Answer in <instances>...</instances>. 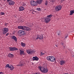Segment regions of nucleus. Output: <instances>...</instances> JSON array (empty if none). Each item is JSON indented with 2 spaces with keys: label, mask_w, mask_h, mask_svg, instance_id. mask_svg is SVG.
Listing matches in <instances>:
<instances>
[{
  "label": "nucleus",
  "mask_w": 74,
  "mask_h": 74,
  "mask_svg": "<svg viewBox=\"0 0 74 74\" xmlns=\"http://www.w3.org/2000/svg\"><path fill=\"white\" fill-rule=\"evenodd\" d=\"M38 67L39 69L40 70V71H42V73H47L48 71V69L47 68L41 67L40 66H39Z\"/></svg>",
  "instance_id": "nucleus-1"
},
{
  "label": "nucleus",
  "mask_w": 74,
  "mask_h": 74,
  "mask_svg": "<svg viewBox=\"0 0 74 74\" xmlns=\"http://www.w3.org/2000/svg\"><path fill=\"white\" fill-rule=\"evenodd\" d=\"M47 59L48 60L51 62H55V58L53 56H48L47 57Z\"/></svg>",
  "instance_id": "nucleus-2"
},
{
  "label": "nucleus",
  "mask_w": 74,
  "mask_h": 74,
  "mask_svg": "<svg viewBox=\"0 0 74 74\" xmlns=\"http://www.w3.org/2000/svg\"><path fill=\"white\" fill-rule=\"evenodd\" d=\"M31 5L32 6H36L37 5V3L35 1L32 0L31 1Z\"/></svg>",
  "instance_id": "nucleus-3"
},
{
  "label": "nucleus",
  "mask_w": 74,
  "mask_h": 74,
  "mask_svg": "<svg viewBox=\"0 0 74 74\" xmlns=\"http://www.w3.org/2000/svg\"><path fill=\"white\" fill-rule=\"evenodd\" d=\"M19 34H20L21 36H24L26 34V32L25 31L23 30H19L18 32Z\"/></svg>",
  "instance_id": "nucleus-4"
},
{
  "label": "nucleus",
  "mask_w": 74,
  "mask_h": 74,
  "mask_svg": "<svg viewBox=\"0 0 74 74\" xmlns=\"http://www.w3.org/2000/svg\"><path fill=\"white\" fill-rule=\"evenodd\" d=\"M9 29L8 28H4L2 29V31L3 32V34H5L8 32Z\"/></svg>",
  "instance_id": "nucleus-5"
},
{
  "label": "nucleus",
  "mask_w": 74,
  "mask_h": 74,
  "mask_svg": "<svg viewBox=\"0 0 74 74\" xmlns=\"http://www.w3.org/2000/svg\"><path fill=\"white\" fill-rule=\"evenodd\" d=\"M27 52L28 54H32L33 53H34L36 52V51L34 50H32L29 49L27 50Z\"/></svg>",
  "instance_id": "nucleus-6"
},
{
  "label": "nucleus",
  "mask_w": 74,
  "mask_h": 74,
  "mask_svg": "<svg viewBox=\"0 0 74 74\" xmlns=\"http://www.w3.org/2000/svg\"><path fill=\"white\" fill-rule=\"evenodd\" d=\"M61 9H62V6L61 5H58L56 7L55 10L56 11H59L61 10Z\"/></svg>",
  "instance_id": "nucleus-7"
},
{
  "label": "nucleus",
  "mask_w": 74,
  "mask_h": 74,
  "mask_svg": "<svg viewBox=\"0 0 74 74\" xmlns=\"http://www.w3.org/2000/svg\"><path fill=\"white\" fill-rule=\"evenodd\" d=\"M50 21H51V19L49 18L48 17L45 18V22L46 23H48L50 22Z\"/></svg>",
  "instance_id": "nucleus-8"
},
{
  "label": "nucleus",
  "mask_w": 74,
  "mask_h": 74,
  "mask_svg": "<svg viewBox=\"0 0 74 74\" xmlns=\"http://www.w3.org/2000/svg\"><path fill=\"white\" fill-rule=\"evenodd\" d=\"M8 2L9 5H14L15 4V2L13 1H10Z\"/></svg>",
  "instance_id": "nucleus-9"
},
{
  "label": "nucleus",
  "mask_w": 74,
  "mask_h": 74,
  "mask_svg": "<svg viewBox=\"0 0 74 74\" xmlns=\"http://www.w3.org/2000/svg\"><path fill=\"white\" fill-rule=\"evenodd\" d=\"M9 49L10 51H16V50H18V49L17 48L15 47H10Z\"/></svg>",
  "instance_id": "nucleus-10"
},
{
  "label": "nucleus",
  "mask_w": 74,
  "mask_h": 74,
  "mask_svg": "<svg viewBox=\"0 0 74 74\" xmlns=\"http://www.w3.org/2000/svg\"><path fill=\"white\" fill-rule=\"evenodd\" d=\"M25 10V8L23 7V6H20L18 9V10L19 11H23V10Z\"/></svg>",
  "instance_id": "nucleus-11"
},
{
  "label": "nucleus",
  "mask_w": 74,
  "mask_h": 74,
  "mask_svg": "<svg viewBox=\"0 0 74 74\" xmlns=\"http://www.w3.org/2000/svg\"><path fill=\"white\" fill-rule=\"evenodd\" d=\"M25 26H18V28L19 29H22V30H25Z\"/></svg>",
  "instance_id": "nucleus-12"
},
{
  "label": "nucleus",
  "mask_w": 74,
  "mask_h": 74,
  "mask_svg": "<svg viewBox=\"0 0 74 74\" xmlns=\"http://www.w3.org/2000/svg\"><path fill=\"white\" fill-rule=\"evenodd\" d=\"M66 63V61L65 60H62L60 62V65H63Z\"/></svg>",
  "instance_id": "nucleus-13"
},
{
  "label": "nucleus",
  "mask_w": 74,
  "mask_h": 74,
  "mask_svg": "<svg viewBox=\"0 0 74 74\" xmlns=\"http://www.w3.org/2000/svg\"><path fill=\"white\" fill-rule=\"evenodd\" d=\"M36 2L38 4H40L42 3V0H36Z\"/></svg>",
  "instance_id": "nucleus-14"
},
{
  "label": "nucleus",
  "mask_w": 74,
  "mask_h": 74,
  "mask_svg": "<svg viewBox=\"0 0 74 74\" xmlns=\"http://www.w3.org/2000/svg\"><path fill=\"white\" fill-rule=\"evenodd\" d=\"M12 38L16 42H17V38L15 36H12Z\"/></svg>",
  "instance_id": "nucleus-15"
},
{
  "label": "nucleus",
  "mask_w": 74,
  "mask_h": 74,
  "mask_svg": "<svg viewBox=\"0 0 74 74\" xmlns=\"http://www.w3.org/2000/svg\"><path fill=\"white\" fill-rule=\"evenodd\" d=\"M38 58L37 57H33V61H34V60H36V61H37V60H38Z\"/></svg>",
  "instance_id": "nucleus-16"
},
{
  "label": "nucleus",
  "mask_w": 74,
  "mask_h": 74,
  "mask_svg": "<svg viewBox=\"0 0 74 74\" xmlns=\"http://www.w3.org/2000/svg\"><path fill=\"white\" fill-rule=\"evenodd\" d=\"M9 69H11L10 70L12 71L14 69V67L12 65H10V66L9 67Z\"/></svg>",
  "instance_id": "nucleus-17"
},
{
  "label": "nucleus",
  "mask_w": 74,
  "mask_h": 74,
  "mask_svg": "<svg viewBox=\"0 0 74 74\" xmlns=\"http://www.w3.org/2000/svg\"><path fill=\"white\" fill-rule=\"evenodd\" d=\"M70 12V14H69L70 15H72L74 13V10H71Z\"/></svg>",
  "instance_id": "nucleus-18"
},
{
  "label": "nucleus",
  "mask_w": 74,
  "mask_h": 74,
  "mask_svg": "<svg viewBox=\"0 0 74 74\" xmlns=\"http://www.w3.org/2000/svg\"><path fill=\"white\" fill-rule=\"evenodd\" d=\"M20 53L21 55H23L24 54V51L21 50H20Z\"/></svg>",
  "instance_id": "nucleus-19"
},
{
  "label": "nucleus",
  "mask_w": 74,
  "mask_h": 74,
  "mask_svg": "<svg viewBox=\"0 0 74 74\" xmlns=\"http://www.w3.org/2000/svg\"><path fill=\"white\" fill-rule=\"evenodd\" d=\"M8 56L10 58H12V57L13 56V54L10 53L8 55Z\"/></svg>",
  "instance_id": "nucleus-20"
},
{
  "label": "nucleus",
  "mask_w": 74,
  "mask_h": 74,
  "mask_svg": "<svg viewBox=\"0 0 74 74\" xmlns=\"http://www.w3.org/2000/svg\"><path fill=\"white\" fill-rule=\"evenodd\" d=\"M21 44L22 46L23 47H25L26 46V44H25V43H23V42L21 43Z\"/></svg>",
  "instance_id": "nucleus-21"
},
{
  "label": "nucleus",
  "mask_w": 74,
  "mask_h": 74,
  "mask_svg": "<svg viewBox=\"0 0 74 74\" xmlns=\"http://www.w3.org/2000/svg\"><path fill=\"white\" fill-rule=\"evenodd\" d=\"M52 16V14H50L49 15L47 16V17L48 18H51Z\"/></svg>",
  "instance_id": "nucleus-22"
},
{
  "label": "nucleus",
  "mask_w": 74,
  "mask_h": 74,
  "mask_svg": "<svg viewBox=\"0 0 74 74\" xmlns=\"http://www.w3.org/2000/svg\"><path fill=\"white\" fill-rule=\"evenodd\" d=\"M57 34H58V35H59L60 34V31H58L57 32Z\"/></svg>",
  "instance_id": "nucleus-23"
},
{
  "label": "nucleus",
  "mask_w": 74,
  "mask_h": 74,
  "mask_svg": "<svg viewBox=\"0 0 74 74\" xmlns=\"http://www.w3.org/2000/svg\"><path fill=\"white\" fill-rule=\"evenodd\" d=\"M48 1H47V0H46L45 1V4L46 6H47V4H48Z\"/></svg>",
  "instance_id": "nucleus-24"
},
{
  "label": "nucleus",
  "mask_w": 74,
  "mask_h": 74,
  "mask_svg": "<svg viewBox=\"0 0 74 74\" xmlns=\"http://www.w3.org/2000/svg\"><path fill=\"white\" fill-rule=\"evenodd\" d=\"M40 39H41L43 38V36L42 35H40V38H39Z\"/></svg>",
  "instance_id": "nucleus-25"
},
{
  "label": "nucleus",
  "mask_w": 74,
  "mask_h": 74,
  "mask_svg": "<svg viewBox=\"0 0 74 74\" xmlns=\"http://www.w3.org/2000/svg\"><path fill=\"white\" fill-rule=\"evenodd\" d=\"M40 35H38L37 36V37L36 38V40H37V39H38V38H39V39H40Z\"/></svg>",
  "instance_id": "nucleus-26"
},
{
  "label": "nucleus",
  "mask_w": 74,
  "mask_h": 74,
  "mask_svg": "<svg viewBox=\"0 0 74 74\" xmlns=\"http://www.w3.org/2000/svg\"><path fill=\"white\" fill-rule=\"evenodd\" d=\"M10 65H9V64H7L6 65L5 67H6V68H7V67H8L9 68H10Z\"/></svg>",
  "instance_id": "nucleus-27"
},
{
  "label": "nucleus",
  "mask_w": 74,
  "mask_h": 74,
  "mask_svg": "<svg viewBox=\"0 0 74 74\" xmlns=\"http://www.w3.org/2000/svg\"><path fill=\"white\" fill-rule=\"evenodd\" d=\"M64 39H66L68 37V34H66L65 35Z\"/></svg>",
  "instance_id": "nucleus-28"
},
{
  "label": "nucleus",
  "mask_w": 74,
  "mask_h": 74,
  "mask_svg": "<svg viewBox=\"0 0 74 74\" xmlns=\"http://www.w3.org/2000/svg\"><path fill=\"white\" fill-rule=\"evenodd\" d=\"M17 66H21V67H22V66H23V64H21L17 65Z\"/></svg>",
  "instance_id": "nucleus-29"
},
{
  "label": "nucleus",
  "mask_w": 74,
  "mask_h": 74,
  "mask_svg": "<svg viewBox=\"0 0 74 74\" xmlns=\"http://www.w3.org/2000/svg\"><path fill=\"white\" fill-rule=\"evenodd\" d=\"M37 10H38V11H40V10H41V8H37Z\"/></svg>",
  "instance_id": "nucleus-30"
},
{
  "label": "nucleus",
  "mask_w": 74,
  "mask_h": 74,
  "mask_svg": "<svg viewBox=\"0 0 74 74\" xmlns=\"http://www.w3.org/2000/svg\"><path fill=\"white\" fill-rule=\"evenodd\" d=\"M30 29L29 28V27H26V30H30Z\"/></svg>",
  "instance_id": "nucleus-31"
},
{
  "label": "nucleus",
  "mask_w": 74,
  "mask_h": 74,
  "mask_svg": "<svg viewBox=\"0 0 74 74\" xmlns=\"http://www.w3.org/2000/svg\"><path fill=\"white\" fill-rule=\"evenodd\" d=\"M5 14H4V13L3 12H1V15H4Z\"/></svg>",
  "instance_id": "nucleus-32"
},
{
  "label": "nucleus",
  "mask_w": 74,
  "mask_h": 74,
  "mask_svg": "<svg viewBox=\"0 0 74 74\" xmlns=\"http://www.w3.org/2000/svg\"><path fill=\"white\" fill-rule=\"evenodd\" d=\"M55 1H56V0H52L51 1L52 3H54Z\"/></svg>",
  "instance_id": "nucleus-33"
},
{
  "label": "nucleus",
  "mask_w": 74,
  "mask_h": 74,
  "mask_svg": "<svg viewBox=\"0 0 74 74\" xmlns=\"http://www.w3.org/2000/svg\"><path fill=\"white\" fill-rule=\"evenodd\" d=\"M31 11H32V12H36V11H35V10L33 9L31 10Z\"/></svg>",
  "instance_id": "nucleus-34"
},
{
  "label": "nucleus",
  "mask_w": 74,
  "mask_h": 74,
  "mask_svg": "<svg viewBox=\"0 0 74 74\" xmlns=\"http://www.w3.org/2000/svg\"><path fill=\"white\" fill-rule=\"evenodd\" d=\"M9 35V33H8L6 34V36H8Z\"/></svg>",
  "instance_id": "nucleus-35"
},
{
  "label": "nucleus",
  "mask_w": 74,
  "mask_h": 74,
  "mask_svg": "<svg viewBox=\"0 0 74 74\" xmlns=\"http://www.w3.org/2000/svg\"><path fill=\"white\" fill-rule=\"evenodd\" d=\"M60 44L61 45H63V42H60Z\"/></svg>",
  "instance_id": "nucleus-36"
},
{
  "label": "nucleus",
  "mask_w": 74,
  "mask_h": 74,
  "mask_svg": "<svg viewBox=\"0 0 74 74\" xmlns=\"http://www.w3.org/2000/svg\"><path fill=\"white\" fill-rule=\"evenodd\" d=\"M40 53L42 55H44L45 54V53H42V52H41Z\"/></svg>",
  "instance_id": "nucleus-37"
},
{
  "label": "nucleus",
  "mask_w": 74,
  "mask_h": 74,
  "mask_svg": "<svg viewBox=\"0 0 74 74\" xmlns=\"http://www.w3.org/2000/svg\"><path fill=\"white\" fill-rule=\"evenodd\" d=\"M65 1V0H61V2L62 3V2H63V1Z\"/></svg>",
  "instance_id": "nucleus-38"
},
{
  "label": "nucleus",
  "mask_w": 74,
  "mask_h": 74,
  "mask_svg": "<svg viewBox=\"0 0 74 74\" xmlns=\"http://www.w3.org/2000/svg\"><path fill=\"white\" fill-rule=\"evenodd\" d=\"M12 0H7V2H8L9 1H12Z\"/></svg>",
  "instance_id": "nucleus-39"
},
{
  "label": "nucleus",
  "mask_w": 74,
  "mask_h": 74,
  "mask_svg": "<svg viewBox=\"0 0 74 74\" xmlns=\"http://www.w3.org/2000/svg\"><path fill=\"white\" fill-rule=\"evenodd\" d=\"M34 74H40V73H35Z\"/></svg>",
  "instance_id": "nucleus-40"
},
{
  "label": "nucleus",
  "mask_w": 74,
  "mask_h": 74,
  "mask_svg": "<svg viewBox=\"0 0 74 74\" xmlns=\"http://www.w3.org/2000/svg\"><path fill=\"white\" fill-rule=\"evenodd\" d=\"M0 74H3V73L2 72H0Z\"/></svg>",
  "instance_id": "nucleus-41"
},
{
  "label": "nucleus",
  "mask_w": 74,
  "mask_h": 74,
  "mask_svg": "<svg viewBox=\"0 0 74 74\" xmlns=\"http://www.w3.org/2000/svg\"><path fill=\"white\" fill-rule=\"evenodd\" d=\"M72 57H73V58H74V55H72Z\"/></svg>",
  "instance_id": "nucleus-42"
},
{
  "label": "nucleus",
  "mask_w": 74,
  "mask_h": 74,
  "mask_svg": "<svg viewBox=\"0 0 74 74\" xmlns=\"http://www.w3.org/2000/svg\"><path fill=\"white\" fill-rule=\"evenodd\" d=\"M7 25V23H5V26H6Z\"/></svg>",
  "instance_id": "nucleus-43"
},
{
  "label": "nucleus",
  "mask_w": 74,
  "mask_h": 74,
  "mask_svg": "<svg viewBox=\"0 0 74 74\" xmlns=\"http://www.w3.org/2000/svg\"><path fill=\"white\" fill-rule=\"evenodd\" d=\"M56 47H58V45H56Z\"/></svg>",
  "instance_id": "nucleus-44"
},
{
  "label": "nucleus",
  "mask_w": 74,
  "mask_h": 74,
  "mask_svg": "<svg viewBox=\"0 0 74 74\" xmlns=\"http://www.w3.org/2000/svg\"><path fill=\"white\" fill-rule=\"evenodd\" d=\"M64 74H69V73H64Z\"/></svg>",
  "instance_id": "nucleus-45"
},
{
  "label": "nucleus",
  "mask_w": 74,
  "mask_h": 74,
  "mask_svg": "<svg viewBox=\"0 0 74 74\" xmlns=\"http://www.w3.org/2000/svg\"><path fill=\"white\" fill-rule=\"evenodd\" d=\"M32 13H33V12H32Z\"/></svg>",
  "instance_id": "nucleus-46"
}]
</instances>
